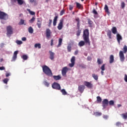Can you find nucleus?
I'll list each match as a JSON object with an SVG mask.
<instances>
[{"instance_id": "f257e3e1", "label": "nucleus", "mask_w": 127, "mask_h": 127, "mask_svg": "<svg viewBox=\"0 0 127 127\" xmlns=\"http://www.w3.org/2000/svg\"><path fill=\"white\" fill-rule=\"evenodd\" d=\"M82 38L83 39V41H81L80 42H78V46L82 47V46H85V44L90 46V40L89 39V29H86L83 30Z\"/></svg>"}, {"instance_id": "f03ea898", "label": "nucleus", "mask_w": 127, "mask_h": 127, "mask_svg": "<svg viewBox=\"0 0 127 127\" xmlns=\"http://www.w3.org/2000/svg\"><path fill=\"white\" fill-rule=\"evenodd\" d=\"M42 72L49 77L53 76V72H51V70L47 65H44L42 66Z\"/></svg>"}, {"instance_id": "7ed1b4c3", "label": "nucleus", "mask_w": 127, "mask_h": 127, "mask_svg": "<svg viewBox=\"0 0 127 127\" xmlns=\"http://www.w3.org/2000/svg\"><path fill=\"white\" fill-rule=\"evenodd\" d=\"M123 50L124 52L121 51L119 53L120 61H121V62H124L125 61V57L124 56V54H126L127 52V46L126 45L124 46Z\"/></svg>"}, {"instance_id": "20e7f679", "label": "nucleus", "mask_w": 127, "mask_h": 127, "mask_svg": "<svg viewBox=\"0 0 127 127\" xmlns=\"http://www.w3.org/2000/svg\"><path fill=\"white\" fill-rule=\"evenodd\" d=\"M8 18V16L7 15V14L0 11V19L6 20H7Z\"/></svg>"}, {"instance_id": "39448f33", "label": "nucleus", "mask_w": 127, "mask_h": 127, "mask_svg": "<svg viewBox=\"0 0 127 127\" xmlns=\"http://www.w3.org/2000/svg\"><path fill=\"white\" fill-rule=\"evenodd\" d=\"M58 20V16H55L54 17V20H49V27H50L51 26V23H53V25L55 26H56V21Z\"/></svg>"}, {"instance_id": "423d86ee", "label": "nucleus", "mask_w": 127, "mask_h": 127, "mask_svg": "<svg viewBox=\"0 0 127 127\" xmlns=\"http://www.w3.org/2000/svg\"><path fill=\"white\" fill-rule=\"evenodd\" d=\"M51 87L55 90H60V85L57 82L53 83V84L51 85Z\"/></svg>"}, {"instance_id": "0eeeda50", "label": "nucleus", "mask_w": 127, "mask_h": 127, "mask_svg": "<svg viewBox=\"0 0 127 127\" xmlns=\"http://www.w3.org/2000/svg\"><path fill=\"white\" fill-rule=\"evenodd\" d=\"M67 71L68 68L66 67V66L63 67V68L62 69V76H63L64 77H66V72Z\"/></svg>"}, {"instance_id": "6e6552de", "label": "nucleus", "mask_w": 127, "mask_h": 127, "mask_svg": "<svg viewBox=\"0 0 127 127\" xmlns=\"http://www.w3.org/2000/svg\"><path fill=\"white\" fill-rule=\"evenodd\" d=\"M58 30H60L63 28V19L59 20V24H58Z\"/></svg>"}, {"instance_id": "1a4fd4ad", "label": "nucleus", "mask_w": 127, "mask_h": 127, "mask_svg": "<svg viewBox=\"0 0 127 127\" xmlns=\"http://www.w3.org/2000/svg\"><path fill=\"white\" fill-rule=\"evenodd\" d=\"M83 86H86V87L90 89L92 87V84L89 82L83 81Z\"/></svg>"}, {"instance_id": "9d476101", "label": "nucleus", "mask_w": 127, "mask_h": 127, "mask_svg": "<svg viewBox=\"0 0 127 127\" xmlns=\"http://www.w3.org/2000/svg\"><path fill=\"white\" fill-rule=\"evenodd\" d=\"M6 30L7 31V35L12 34V28L11 27V26H8L7 28H6Z\"/></svg>"}, {"instance_id": "9b49d317", "label": "nucleus", "mask_w": 127, "mask_h": 127, "mask_svg": "<svg viewBox=\"0 0 127 127\" xmlns=\"http://www.w3.org/2000/svg\"><path fill=\"white\" fill-rule=\"evenodd\" d=\"M46 39H49L51 37V31L50 29H46Z\"/></svg>"}, {"instance_id": "f8f14e48", "label": "nucleus", "mask_w": 127, "mask_h": 127, "mask_svg": "<svg viewBox=\"0 0 127 127\" xmlns=\"http://www.w3.org/2000/svg\"><path fill=\"white\" fill-rule=\"evenodd\" d=\"M78 92L82 94V93H83V91L85 90V86H83V85H78Z\"/></svg>"}, {"instance_id": "ddd939ff", "label": "nucleus", "mask_w": 127, "mask_h": 127, "mask_svg": "<svg viewBox=\"0 0 127 127\" xmlns=\"http://www.w3.org/2000/svg\"><path fill=\"white\" fill-rule=\"evenodd\" d=\"M108 100H107L106 99H105L103 100V101H102V106H103L104 108H105L107 106H108Z\"/></svg>"}, {"instance_id": "4468645a", "label": "nucleus", "mask_w": 127, "mask_h": 127, "mask_svg": "<svg viewBox=\"0 0 127 127\" xmlns=\"http://www.w3.org/2000/svg\"><path fill=\"white\" fill-rule=\"evenodd\" d=\"M74 61H75V57H72V58L70 59V64H69V67H72L73 66H74Z\"/></svg>"}, {"instance_id": "2eb2a0df", "label": "nucleus", "mask_w": 127, "mask_h": 127, "mask_svg": "<svg viewBox=\"0 0 127 127\" xmlns=\"http://www.w3.org/2000/svg\"><path fill=\"white\" fill-rule=\"evenodd\" d=\"M17 55V51L14 52L13 55H12V58L11 59V62H14L16 60V55Z\"/></svg>"}, {"instance_id": "dca6fc26", "label": "nucleus", "mask_w": 127, "mask_h": 127, "mask_svg": "<svg viewBox=\"0 0 127 127\" xmlns=\"http://www.w3.org/2000/svg\"><path fill=\"white\" fill-rule=\"evenodd\" d=\"M117 42L119 43V44H120V41L122 40V37H121V35H120V34H117Z\"/></svg>"}, {"instance_id": "f3484780", "label": "nucleus", "mask_w": 127, "mask_h": 127, "mask_svg": "<svg viewBox=\"0 0 127 127\" xmlns=\"http://www.w3.org/2000/svg\"><path fill=\"white\" fill-rule=\"evenodd\" d=\"M23 0H12L11 1L12 3H18V4L21 5L23 4Z\"/></svg>"}, {"instance_id": "a211bd4d", "label": "nucleus", "mask_w": 127, "mask_h": 127, "mask_svg": "<svg viewBox=\"0 0 127 127\" xmlns=\"http://www.w3.org/2000/svg\"><path fill=\"white\" fill-rule=\"evenodd\" d=\"M115 61L114 59L113 55L109 56V64L113 63V62Z\"/></svg>"}, {"instance_id": "6ab92c4d", "label": "nucleus", "mask_w": 127, "mask_h": 127, "mask_svg": "<svg viewBox=\"0 0 127 127\" xmlns=\"http://www.w3.org/2000/svg\"><path fill=\"white\" fill-rule=\"evenodd\" d=\"M53 78H54L55 80H59L62 79V77L60 75H54L53 76Z\"/></svg>"}, {"instance_id": "aec40b11", "label": "nucleus", "mask_w": 127, "mask_h": 127, "mask_svg": "<svg viewBox=\"0 0 127 127\" xmlns=\"http://www.w3.org/2000/svg\"><path fill=\"white\" fill-rule=\"evenodd\" d=\"M105 64H103V65H102V66L100 67V70H102V71H100V73L102 74V75H103V74L104 73V72L103 71L105 70Z\"/></svg>"}, {"instance_id": "412c9836", "label": "nucleus", "mask_w": 127, "mask_h": 127, "mask_svg": "<svg viewBox=\"0 0 127 127\" xmlns=\"http://www.w3.org/2000/svg\"><path fill=\"white\" fill-rule=\"evenodd\" d=\"M49 53L50 54V59L51 60H54V55L55 54L53 53V52H51V51H49Z\"/></svg>"}, {"instance_id": "4be33fe9", "label": "nucleus", "mask_w": 127, "mask_h": 127, "mask_svg": "<svg viewBox=\"0 0 127 127\" xmlns=\"http://www.w3.org/2000/svg\"><path fill=\"white\" fill-rule=\"evenodd\" d=\"M111 31H112V33L113 34H117V29L116 28V27H112V30H111Z\"/></svg>"}, {"instance_id": "5701e85b", "label": "nucleus", "mask_w": 127, "mask_h": 127, "mask_svg": "<svg viewBox=\"0 0 127 127\" xmlns=\"http://www.w3.org/2000/svg\"><path fill=\"white\" fill-rule=\"evenodd\" d=\"M58 91H61V92L62 93V94H63L64 96L66 95V92L65 91V90L64 89H61V90H58Z\"/></svg>"}, {"instance_id": "b1692460", "label": "nucleus", "mask_w": 127, "mask_h": 127, "mask_svg": "<svg viewBox=\"0 0 127 127\" xmlns=\"http://www.w3.org/2000/svg\"><path fill=\"white\" fill-rule=\"evenodd\" d=\"M18 25H25V23H24V20L20 19V20L19 21Z\"/></svg>"}, {"instance_id": "393cba45", "label": "nucleus", "mask_w": 127, "mask_h": 127, "mask_svg": "<svg viewBox=\"0 0 127 127\" xmlns=\"http://www.w3.org/2000/svg\"><path fill=\"white\" fill-rule=\"evenodd\" d=\"M37 27L38 28H41V20L37 18Z\"/></svg>"}, {"instance_id": "a878e982", "label": "nucleus", "mask_w": 127, "mask_h": 127, "mask_svg": "<svg viewBox=\"0 0 127 127\" xmlns=\"http://www.w3.org/2000/svg\"><path fill=\"white\" fill-rule=\"evenodd\" d=\"M63 41V39H59V43H58V46H57V48H59L60 46H62V42Z\"/></svg>"}, {"instance_id": "bb28decb", "label": "nucleus", "mask_w": 127, "mask_h": 127, "mask_svg": "<svg viewBox=\"0 0 127 127\" xmlns=\"http://www.w3.org/2000/svg\"><path fill=\"white\" fill-rule=\"evenodd\" d=\"M96 63H98V64L100 65L103 64V61L100 60V59H98L97 61H96Z\"/></svg>"}, {"instance_id": "cd10ccee", "label": "nucleus", "mask_w": 127, "mask_h": 127, "mask_svg": "<svg viewBox=\"0 0 127 127\" xmlns=\"http://www.w3.org/2000/svg\"><path fill=\"white\" fill-rule=\"evenodd\" d=\"M28 32L29 34L33 33V28H32V27H29L28 28Z\"/></svg>"}, {"instance_id": "c85d7f7f", "label": "nucleus", "mask_w": 127, "mask_h": 127, "mask_svg": "<svg viewBox=\"0 0 127 127\" xmlns=\"http://www.w3.org/2000/svg\"><path fill=\"white\" fill-rule=\"evenodd\" d=\"M76 7L78 9H81V7H82V5L79 4L78 2H76Z\"/></svg>"}, {"instance_id": "c756f323", "label": "nucleus", "mask_w": 127, "mask_h": 127, "mask_svg": "<svg viewBox=\"0 0 127 127\" xmlns=\"http://www.w3.org/2000/svg\"><path fill=\"white\" fill-rule=\"evenodd\" d=\"M92 77H93V78H94V80H98V75H96L95 74H92Z\"/></svg>"}, {"instance_id": "7c9ffc66", "label": "nucleus", "mask_w": 127, "mask_h": 127, "mask_svg": "<svg viewBox=\"0 0 127 127\" xmlns=\"http://www.w3.org/2000/svg\"><path fill=\"white\" fill-rule=\"evenodd\" d=\"M35 48H38V49H41V44L40 43L35 44Z\"/></svg>"}, {"instance_id": "2f4dec72", "label": "nucleus", "mask_w": 127, "mask_h": 127, "mask_svg": "<svg viewBox=\"0 0 127 127\" xmlns=\"http://www.w3.org/2000/svg\"><path fill=\"white\" fill-rule=\"evenodd\" d=\"M94 115L95 116H102V113L96 112L95 113H94Z\"/></svg>"}, {"instance_id": "473e14b6", "label": "nucleus", "mask_w": 127, "mask_h": 127, "mask_svg": "<svg viewBox=\"0 0 127 127\" xmlns=\"http://www.w3.org/2000/svg\"><path fill=\"white\" fill-rule=\"evenodd\" d=\"M77 29H78V30H77V32H76V35L77 36H79V35L81 34V30H79V28H77Z\"/></svg>"}, {"instance_id": "72a5a7b5", "label": "nucleus", "mask_w": 127, "mask_h": 127, "mask_svg": "<svg viewBox=\"0 0 127 127\" xmlns=\"http://www.w3.org/2000/svg\"><path fill=\"white\" fill-rule=\"evenodd\" d=\"M27 11H28V12H29V14H31V15H34V14H35L34 12L30 11V9H27Z\"/></svg>"}, {"instance_id": "f704fd0d", "label": "nucleus", "mask_w": 127, "mask_h": 127, "mask_svg": "<svg viewBox=\"0 0 127 127\" xmlns=\"http://www.w3.org/2000/svg\"><path fill=\"white\" fill-rule=\"evenodd\" d=\"M121 116H122V118L124 119H127V113L125 114H121Z\"/></svg>"}, {"instance_id": "c9c22d12", "label": "nucleus", "mask_w": 127, "mask_h": 127, "mask_svg": "<svg viewBox=\"0 0 127 127\" xmlns=\"http://www.w3.org/2000/svg\"><path fill=\"white\" fill-rule=\"evenodd\" d=\"M96 101H97L98 103L102 102V98H100V97L99 96L96 97Z\"/></svg>"}, {"instance_id": "e433bc0d", "label": "nucleus", "mask_w": 127, "mask_h": 127, "mask_svg": "<svg viewBox=\"0 0 127 127\" xmlns=\"http://www.w3.org/2000/svg\"><path fill=\"white\" fill-rule=\"evenodd\" d=\"M107 36H108V38L111 39V30L107 31Z\"/></svg>"}, {"instance_id": "4c0bfd02", "label": "nucleus", "mask_w": 127, "mask_h": 127, "mask_svg": "<svg viewBox=\"0 0 127 127\" xmlns=\"http://www.w3.org/2000/svg\"><path fill=\"white\" fill-rule=\"evenodd\" d=\"M22 59L24 61H26L28 59V56L27 55L22 56Z\"/></svg>"}, {"instance_id": "58836bf2", "label": "nucleus", "mask_w": 127, "mask_h": 127, "mask_svg": "<svg viewBox=\"0 0 127 127\" xmlns=\"http://www.w3.org/2000/svg\"><path fill=\"white\" fill-rule=\"evenodd\" d=\"M76 21L77 22V28L79 29V19H76Z\"/></svg>"}, {"instance_id": "ea45409f", "label": "nucleus", "mask_w": 127, "mask_h": 127, "mask_svg": "<svg viewBox=\"0 0 127 127\" xmlns=\"http://www.w3.org/2000/svg\"><path fill=\"white\" fill-rule=\"evenodd\" d=\"M108 104H109V106H112L115 104V102H114L113 100L109 101Z\"/></svg>"}, {"instance_id": "a19ab883", "label": "nucleus", "mask_w": 127, "mask_h": 127, "mask_svg": "<svg viewBox=\"0 0 127 127\" xmlns=\"http://www.w3.org/2000/svg\"><path fill=\"white\" fill-rule=\"evenodd\" d=\"M15 43H16V44H18V45H20L23 44V42H21V41L19 40H16Z\"/></svg>"}, {"instance_id": "79ce46f5", "label": "nucleus", "mask_w": 127, "mask_h": 127, "mask_svg": "<svg viewBox=\"0 0 127 127\" xmlns=\"http://www.w3.org/2000/svg\"><path fill=\"white\" fill-rule=\"evenodd\" d=\"M104 10L106 11V12H108V6H107V5H104Z\"/></svg>"}, {"instance_id": "37998d69", "label": "nucleus", "mask_w": 127, "mask_h": 127, "mask_svg": "<svg viewBox=\"0 0 127 127\" xmlns=\"http://www.w3.org/2000/svg\"><path fill=\"white\" fill-rule=\"evenodd\" d=\"M8 81V79L7 78L3 79V83L7 84Z\"/></svg>"}, {"instance_id": "c03bdc74", "label": "nucleus", "mask_w": 127, "mask_h": 127, "mask_svg": "<svg viewBox=\"0 0 127 127\" xmlns=\"http://www.w3.org/2000/svg\"><path fill=\"white\" fill-rule=\"evenodd\" d=\"M34 20H35V18H34V17H32V18L31 19V20H29V23H33V22L34 21Z\"/></svg>"}, {"instance_id": "a18cd8bd", "label": "nucleus", "mask_w": 127, "mask_h": 127, "mask_svg": "<svg viewBox=\"0 0 127 127\" xmlns=\"http://www.w3.org/2000/svg\"><path fill=\"white\" fill-rule=\"evenodd\" d=\"M31 3H33V5H37V2H36V0H30Z\"/></svg>"}, {"instance_id": "49530a36", "label": "nucleus", "mask_w": 127, "mask_h": 127, "mask_svg": "<svg viewBox=\"0 0 127 127\" xmlns=\"http://www.w3.org/2000/svg\"><path fill=\"white\" fill-rule=\"evenodd\" d=\"M44 85H45V86H46V87H49V82H47L46 81H44Z\"/></svg>"}, {"instance_id": "de8ad7c7", "label": "nucleus", "mask_w": 127, "mask_h": 127, "mask_svg": "<svg viewBox=\"0 0 127 127\" xmlns=\"http://www.w3.org/2000/svg\"><path fill=\"white\" fill-rule=\"evenodd\" d=\"M125 8V2H121V8L124 9Z\"/></svg>"}, {"instance_id": "09e8293b", "label": "nucleus", "mask_w": 127, "mask_h": 127, "mask_svg": "<svg viewBox=\"0 0 127 127\" xmlns=\"http://www.w3.org/2000/svg\"><path fill=\"white\" fill-rule=\"evenodd\" d=\"M93 14L95 15L98 14V12H96V10H95V9H93Z\"/></svg>"}, {"instance_id": "8fccbe9b", "label": "nucleus", "mask_w": 127, "mask_h": 127, "mask_svg": "<svg viewBox=\"0 0 127 127\" xmlns=\"http://www.w3.org/2000/svg\"><path fill=\"white\" fill-rule=\"evenodd\" d=\"M70 48H71V47L69 46H68L67 47V50L68 52H70Z\"/></svg>"}, {"instance_id": "3c124183", "label": "nucleus", "mask_w": 127, "mask_h": 127, "mask_svg": "<svg viewBox=\"0 0 127 127\" xmlns=\"http://www.w3.org/2000/svg\"><path fill=\"white\" fill-rule=\"evenodd\" d=\"M64 14V10H62V11H61V13H60V15L61 16L63 15Z\"/></svg>"}, {"instance_id": "603ef678", "label": "nucleus", "mask_w": 127, "mask_h": 127, "mask_svg": "<svg viewBox=\"0 0 127 127\" xmlns=\"http://www.w3.org/2000/svg\"><path fill=\"white\" fill-rule=\"evenodd\" d=\"M120 126H121V123H120V122L116 123V126L120 127Z\"/></svg>"}, {"instance_id": "864d4df0", "label": "nucleus", "mask_w": 127, "mask_h": 127, "mask_svg": "<svg viewBox=\"0 0 127 127\" xmlns=\"http://www.w3.org/2000/svg\"><path fill=\"white\" fill-rule=\"evenodd\" d=\"M124 80H125V82H127V75L125 74V77H124Z\"/></svg>"}, {"instance_id": "5fc2aeb1", "label": "nucleus", "mask_w": 127, "mask_h": 127, "mask_svg": "<svg viewBox=\"0 0 127 127\" xmlns=\"http://www.w3.org/2000/svg\"><path fill=\"white\" fill-rule=\"evenodd\" d=\"M103 119H104L105 120H107V119H108V116L107 115H104L103 116Z\"/></svg>"}, {"instance_id": "6e6d98bb", "label": "nucleus", "mask_w": 127, "mask_h": 127, "mask_svg": "<svg viewBox=\"0 0 127 127\" xmlns=\"http://www.w3.org/2000/svg\"><path fill=\"white\" fill-rule=\"evenodd\" d=\"M5 76H6V77L10 76V73H6Z\"/></svg>"}, {"instance_id": "4d7b16f0", "label": "nucleus", "mask_w": 127, "mask_h": 127, "mask_svg": "<svg viewBox=\"0 0 127 127\" xmlns=\"http://www.w3.org/2000/svg\"><path fill=\"white\" fill-rule=\"evenodd\" d=\"M77 54H78V50L74 51V55H77Z\"/></svg>"}, {"instance_id": "13d9d810", "label": "nucleus", "mask_w": 127, "mask_h": 127, "mask_svg": "<svg viewBox=\"0 0 127 127\" xmlns=\"http://www.w3.org/2000/svg\"><path fill=\"white\" fill-rule=\"evenodd\" d=\"M26 40H27V38H26L25 37L22 38V41H25Z\"/></svg>"}, {"instance_id": "bf43d9fd", "label": "nucleus", "mask_w": 127, "mask_h": 127, "mask_svg": "<svg viewBox=\"0 0 127 127\" xmlns=\"http://www.w3.org/2000/svg\"><path fill=\"white\" fill-rule=\"evenodd\" d=\"M73 9V6L69 5V10H72Z\"/></svg>"}, {"instance_id": "052dcab7", "label": "nucleus", "mask_w": 127, "mask_h": 127, "mask_svg": "<svg viewBox=\"0 0 127 127\" xmlns=\"http://www.w3.org/2000/svg\"><path fill=\"white\" fill-rule=\"evenodd\" d=\"M53 41H54V40L53 39H51V43H50V46H53Z\"/></svg>"}, {"instance_id": "680f3d73", "label": "nucleus", "mask_w": 127, "mask_h": 127, "mask_svg": "<svg viewBox=\"0 0 127 127\" xmlns=\"http://www.w3.org/2000/svg\"><path fill=\"white\" fill-rule=\"evenodd\" d=\"M87 61H91V57H87Z\"/></svg>"}, {"instance_id": "e2e57ef3", "label": "nucleus", "mask_w": 127, "mask_h": 127, "mask_svg": "<svg viewBox=\"0 0 127 127\" xmlns=\"http://www.w3.org/2000/svg\"><path fill=\"white\" fill-rule=\"evenodd\" d=\"M4 70V67L3 66L0 67V70Z\"/></svg>"}, {"instance_id": "0e129e2a", "label": "nucleus", "mask_w": 127, "mask_h": 127, "mask_svg": "<svg viewBox=\"0 0 127 127\" xmlns=\"http://www.w3.org/2000/svg\"><path fill=\"white\" fill-rule=\"evenodd\" d=\"M3 45H4V44L3 43H1V44L0 45V47L1 48L3 47Z\"/></svg>"}, {"instance_id": "69168bd1", "label": "nucleus", "mask_w": 127, "mask_h": 127, "mask_svg": "<svg viewBox=\"0 0 127 127\" xmlns=\"http://www.w3.org/2000/svg\"><path fill=\"white\" fill-rule=\"evenodd\" d=\"M122 105L120 104L117 105V108L121 107Z\"/></svg>"}, {"instance_id": "338daca9", "label": "nucleus", "mask_w": 127, "mask_h": 127, "mask_svg": "<svg viewBox=\"0 0 127 127\" xmlns=\"http://www.w3.org/2000/svg\"><path fill=\"white\" fill-rule=\"evenodd\" d=\"M3 61V59H0V62H2V61Z\"/></svg>"}, {"instance_id": "774afa93", "label": "nucleus", "mask_w": 127, "mask_h": 127, "mask_svg": "<svg viewBox=\"0 0 127 127\" xmlns=\"http://www.w3.org/2000/svg\"><path fill=\"white\" fill-rule=\"evenodd\" d=\"M21 15H23V14H19V16H21Z\"/></svg>"}]
</instances>
